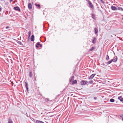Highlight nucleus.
<instances>
[{
    "instance_id": "14",
    "label": "nucleus",
    "mask_w": 123,
    "mask_h": 123,
    "mask_svg": "<svg viewBox=\"0 0 123 123\" xmlns=\"http://www.w3.org/2000/svg\"><path fill=\"white\" fill-rule=\"evenodd\" d=\"M118 99L119 100L121 101H123V98H122V96H120L118 98Z\"/></svg>"
},
{
    "instance_id": "23",
    "label": "nucleus",
    "mask_w": 123,
    "mask_h": 123,
    "mask_svg": "<svg viewBox=\"0 0 123 123\" xmlns=\"http://www.w3.org/2000/svg\"><path fill=\"white\" fill-rule=\"evenodd\" d=\"M117 9L119 10H121L122 11H123V9L121 7H117Z\"/></svg>"
},
{
    "instance_id": "29",
    "label": "nucleus",
    "mask_w": 123,
    "mask_h": 123,
    "mask_svg": "<svg viewBox=\"0 0 123 123\" xmlns=\"http://www.w3.org/2000/svg\"><path fill=\"white\" fill-rule=\"evenodd\" d=\"M109 59V57L108 55H107L106 56V59L107 60Z\"/></svg>"
},
{
    "instance_id": "19",
    "label": "nucleus",
    "mask_w": 123,
    "mask_h": 123,
    "mask_svg": "<svg viewBox=\"0 0 123 123\" xmlns=\"http://www.w3.org/2000/svg\"><path fill=\"white\" fill-rule=\"evenodd\" d=\"M95 40H96V38L95 37H94L93 38V40L92 41V43H93L94 44L95 43V42H96Z\"/></svg>"
},
{
    "instance_id": "24",
    "label": "nucleus",
    "mask_w": 123,
    "mask_h": 123,
    "mask_svg": "<svg viewBox=\"0 0 123 123\" xmlns=\"http://www.w3.org/2000/svg\"><path fill=\"white\" fill-rule=\"evenodd\" d=\"M95 48V47H92L89 50V51H91L93 50Z\"/></svg>"
},
{
    "instance_id": "12",
    "label": "nucleus",
    "mask_w": 123,
    "mask_h": 123,
    "mask_svg": "<svg viewBox=\"0 0 123 123\" xmlns=\"http://www.w3.org/2000/svg\"><path fill=\"white\" fill-rule=\"evenodd\" d=\"M34 40V36L33 35L31 36V40L32 41H33Z\"/></svg>"
},
{
    "instance_id": "35",
    "label": "nucleus",
    "mask_w": 123,
    "mask_h": 123,
    "mask_svg": "<svg viewBox=\"0 0 123 123\" xmlns=\"http://www.w3.org/2000/svg\"><path fill=\"white\" fill-rule=\"evenodd\" d=\"M11 83H12V85H13V84H14V83H13V82H11Z\"/></svg>"
},
{
    "instance_id": "39",
    "label": "nucleus",
    "mask_w": 123,
    "mask_h": 123,
    "mask_svg": "<svg viewBox=\"0 0 123 123\" xmlns=\"http://www.w3.org/2000/svg\"><path fill=\"white\" fill-rule=\"evenodd\" d=\"M40 41L41 42H42V41H41V40H40Z\"/></svg>"
},
{
    "instance_id": "40",
    "label": "nucleus",
    "mask_w": 123,
    "mask_h": 123,
    "mask_svg": "<svg viewBox=\"0 0 123 123\" xmlns=\"http://www.w3.org/2000/svg\"><path fill=\"white\" fill-rule=\"evenodd\" d=\"M122 120L123 121V118L122 119Z\"/></svg>"
},
{
    "instance_id": "37",
    "label": "nucleus",
    "mask_w": 123,
    "mask_h": 123,
    "mask_svg": "<svg viewBox=\"0 0 123 123\" xmlns=\"http://www.w3.org/2000/svg\"><path fill=\"white\" fill-rule=\"evenodd\" d=\"M34 80H36V77H35V78H34Z\"/></svg>"
},
{
    "instance_id": "17",
    "label": "nucleus",
    "mask_w": 123,
    "mask_h": 123,
    "mask_svg": "<svg viewBox=\"0 0 123 123\" xmlns=\"http://www.w3.org/2000/svg\"><path fill=\"white\" fill-rule=\"evenodd\" d=\"M77 83V81L76 80H75L73 81H72V83L73 84H74Z\"/></svg>"
},
{
    "instance_id": "25",
    "label": "nucleus",
    "mask_w": 123,
    "mask_h": 123,
    "mask_svg": "<svg viewBox=\"0 0 123 123\" xmlns=\"http://www.w3.org/2000/svg\"><path fill=\"white\" fill-rule=\"evenodd\" d=\"M31 31H29L28 32V38L29 39V38L30 36L31 35Z\"/></svg>"
},
{
    "instance_id": "30",
    "label": "nucleus",
    "mask_w": 123,
    "mask_h": 123,
    "mask_svg": "<svg viewBox=\"0 0 123 123\" xmlns=\"http://www.w3.org/2000/svg\"><path fill=\"white\" fill-rule=\"evenodd\" d=\"M101 2L103 3H104V1L103 0H99Z\"/></svg>"
},
{
    "instance_id": "31",
    "label": "nucleus",
    "mask_w": 123,
    "mask_h": 123,
    "mask_svg": "<svg viewBox=\"0 0 123 123\" xmlns=\"http://www.w3.org/2000/svg\"><path fill=\"white\" fill-rule=\"evenodd\" d=\"M9 28V27L8 26H6V29H8Z\"/></svg>"
},
{
    "instance_id": "13",
    "label": "nucleus",
    "mask_w": 123,
    "mask_h": 123,
    "mask_svg": "<svg viewBox=\"0 0 123 123\" xmlns=\"http://www.w3.org/2000/svg\"><path fill=\"white\" fill-rule=\"evenodd\" d=\"M74 76H72L69 79V82H71L74 79Z\"/></svg>"
},
{
    "instance_id": "2",
    "label": "nucleus",
    "mask_w": 123,
    "mask_h": 123,
    "mask_svg": "<svg viewBox=\"0 0 123 123\" xmlns=\"http://www.w3.org/2000/svg\"><path fill=\"white\" fill-rule=\"evenodd\" d=\"M36 47L37 48H38L39 47H42V46L41 44H40L39 42H38L36 43Z\"/></svg>"
},
{
    "instance_id": "28",
    "label": "nucleus",
    "mask_w": 123,
    "mask_h": 123,
    "mask_svg": "<svg viewBox=\"0 0 123 123\" xmlns=\"http://www.w3.org/2000/svg\"><path fill=\"white\" fill-rule=\"evenodd\" d=\"M110 101L111 102H114V99L113 98H111L110 99Z\"/></svg>"
},
{
    "instance_id": "27",
    "label": "nucleus",
    "mask_w": 123,
    "mask_h": 123,
    "mask_svg": "<svg viewBox=\"0 0 123 123\" xmlns=\"http://www.w3.org/2000/svg\"><path fill=\"white\" fill-rule=\"evenodd\" d=\"M117 58L116 57L115 59H114L113 60V61L114 62H116L117 60Z\"/></svg>"
},
{
    "instance_id": "1",
    "label": "nucleus",
    "mask_w": 123,
    "mask_h": 123,
    "mask_svg": "<svg viewBox=\"0 0 123 123\" xmlns=\"http://www.w3.org/2000/svg\"><path fill=\"white\" fill-rule=\"evenodd\" d=\"M86 0L87 2V3L88 5V6L92 9H93L94 8V7L92 3L89 0Z\"/></svg>"
},
{
    "instance_id": "11",
    "label": "nucleus",
    "mask_w": 123,
    "mask_h": 123,
    "mask_svg": "<svg viewBox=\"0 0 123 123\" xmlns=\"http://www.w3.org/2000/svg\"><path fill=\"white\" fill-rule=\"evenodd\" d=\"M8 123H12V120L11 119V117H9V118H8Z\"/></svg>"
},
{
    "instance_id": "34",
    "label": "nucleus",
    "mask_w": 123,
    "mask_h": 123,
    "mask_svg": "<svg viewBox=\"0 0 123 123\" xmlns=\"http://www.w3.org/2000/svg\"><path fill=\"white\" fill-rule=\"evenodd\" d=\"M27 41L28 42H29V39L28 38V39L27 40Z\"/></svg>"
},
{
    "instance_id": "38",
    "label": "nucleus",
    "mask_w": 123,
    "mask_h": 123,
    "mask_svg": "<svg viewBox=\"0 0 123 123\" xmlns=\"http://www.w3.org/2000/svg\"><path fill=\"white\" fill-rule=\"evenodd\" d=\"M13 0H10L11 2Z\"/></svg>"
},
{
    "instance_id": "41",
    "label": "nucleus",
    "mask_w": 123,
    "mask_h": 123,
    "mask_svg": "<svg viewBox=\"0 0 123 123\" xmlns=\"http://www.w3.org/2000/svg\"><path fill=\"white\" fill-rule=\"evenodd\" d=\"M122 19L123 20V17L122 18Z\"/></svg>"
},
{
    "instance_id": "7",
    "label": "nucleus",
    "mask_w": 123,
    "mask_h": 123,
    "mask_svg": "<svg viewBox=\"0 0 123 123\" xmlns=\"http://www.w3.org/2000/svg\"><path fill=\"white\" fill-rule=\"evenodd\" d=\"M96 75L95 74H93L91 75L89 78V79H92L94 77L95 75Z\"/></svg>"
},
{
    "instance_id": "5",
    "label": "nucleus",
    "mask_w": 123,
    "mask_h": 123,
    "mask_svg": "<svg viewBox=\"0 0 123 123\" xmlns=\"http://www.w3.org/2000/svg\"><path fill=\"white\" fill-rule=\"evenodd\" d=\"M25 87L26 89V91L28 92V83L27 82H25Z\"/></svg>"
},
{
    "instance_id": "4",
    "label": "nucleus",
    "mask_w": 123,
    "mask_h": 123,
    "mask_svg": "<svg viewBox=\"0 0 123 123\" xmlns=\"http://www.w3.org/2000/svg\"><path fill=\"white\" fill-rule=\"evenodd\" d=\"M93 82L92 80H90L88 82L87 81H85V85H88L89 84L92 83Z\"/></svg>"
},
{
    "instance_id": "36",
    "label": "nucleus",
    "mask_w": 123,
    "mask_h": 123,
    "mask_svg": "<svg viewBox=\"0 0 123 123\" xmlns=\"http://www.w3.org/2000/svg\"><path fill=\"white\" fill-rule=\"evenodd\" d=\"M26 114H27V117H29V116H28V115H27V113H26Z\"/></svg>"
},
{
    "instance_id": "3",
    "label": "nucleus",
    "mask_w": 123,
    "mask_h": 123,
    "mask_svg": "<svg viewBox=\"0 0 123 123\" xmlns=\"http://www.w3.org/2000/svg\"><path fill=\"white\" fill-rule=\"evenodd\" d=\"M13 9L15 10L18 11L19 12L20 11V10L18 6H15L14 7Z\"/></svg>"
},
{
    "instance_id": "42",
    "label": "nucleus",
    "mask_w": 123,
    "mask_h": 123,
    "mask_svg": "<svg viewBox=\"0 0 123 123\" xmlns=\"http://www.w3.org/2000/svg\"><path fill=\"white\" fill-rule=\"evenodd\" d=\"M18 40H19V38H18Z\"/></svg>"
},
{
    "instance_id": "9",
    "label": "nucleus",
    "mask_w": 123,
    "mask_h": 123,
    "mask_svg": "<svg viewBox=\"0 0 123 123\" xmlns=\"http://www.w3.org/2000/svg\"><path fill=\"white\" fill-rule=\"evenodd\" d=\"M111 8L112 10H116L117 9V7H116L114 6H111Z\"/></svg>"
},
{
    "instance_id": "22",
    "label": "nucleus",
    "mask_w": 123,
    "mask_h": 123,
    "mask_svg": "<svg viewBox=\"0 0 123 123\" xmlns=\"http://www.w3.org/2000/svg\"><path fill=\"white\" fill-rule=\"evenodd\" d=\"M113 59L111 60V61H109L107 62V64H109L111 63V62L113 61Z\"/></svg>"
},
{
    "instance_id": "15",
    "label": "nucleus",
    "mask_w": 123,
    "mask_h": 123,
    "mask_svg": "<svg viewBox=\"0 0 123 123\" xmlns=\"http://www.w3.org/2000/svg\"><path fill=\"white\" fill-rule=\"evenodd\" d=\"M80 84L82 85H85V81L82 80L80 82Z\"/></svg>"
},
{
    "instance_id": "18",
    "label": "nucleus",
    "mask_w": 123,
    "mask_h": 123,
    "mask_svg": "<svg viewBox=\"0 0 123 123\" xmlns=\"http://www.w3.org/2000/svg\"><path fill=\"white\" fill-rule=\"evenodd\" d=\"M94 30L95 31V33L97 34V33L98 32V29L96 28H94Z\"/></svg>"
},
{
    "instance_id": "32",
    "label": "nucleus",
    "mask_w": 123,
    "mask_h": 123,
    "mask_svg": "<svg viewBox=\"0 0 123 123\" xmlns=\"http://www.w3.org/2000/svg\"><path fill=\"white\" fill-rule=\"evenodd\" d=\"M2 10V8L0 6V12H1Z\"/></svg>"
},
{
    "instance_id": "6",
    "label": "nucleus",
    "mask_w": 123,
    "mask_h": 123,
    "mask_svg": "<svg viewBox=\"0 0 123 123\" xmlns=\"http://www.w3.org/2000/svg\"><path fill=\"white\" fill-rule=\"evenodd\" d=\"M15 40L16 42H17V43L19 45L22 46L23 45V44L21 42L18 41L17 40Z\"/></svg>"
},
{
    "instance_id": "20",
    "label": "nucleus",
    "mask_w": 123,
    "mask_h": 123,
    "mask_svg": "<svg viewBox=\"0 0 123 123\" xmlns=\"http://www.w3.org/2000/svg\"><path fill=\"white\" fill-rule=\"evenodd\" d=\"M45 101L46 102H49V99L48 98H46L44 99Z\"/></svg>"
},
{
    "instance_id": "26",
    "label": "nucleus",
    "mask_w": 123,
    "mask_h": 123,
    "mask_svg": "<svg viewBox=\"0 0 123 123\" xmlns=\"http://www.w3.org/2000/svg\"><path fill=\"white\" fill-rule=\"evenodd\" d=\"M91 16H92V18L94 19H95V15L94 14H91Z\"/></svg>"
},
{
    "instance_id": "8",
    "label": "nucleus",
    "mask_w": 123,
    "mask_h": 123,
    "mask_svg": "<svg viewBox=\"0 0 123 123\" xmlns=\"http://www.w3.org/2000/svg\"><path fill=\"white\" fill-rule=\"evenodd\" d=\"M32 6L30 3H29L28 5V7L30 9H32Z\"/></svg>"
},
{
    "instance_id": "21",
    "label": "nucleus",
    "mask_w": 123,
    "mask_h": 123,
    "mask_svg": "<svg viewBox=\"0 0 123 123\" xmlns=\"http://www.w3.org/2000/svg\"><path fill=\"white\" fill-rule=\"evenodd\" d=\"M35 5L37 6L39 8H40V4H37V3H35Z\"/></svg>"
},
{
    "instance_id": "33",
    "label": "nucleus",
    "mask_w": 123,
    "mask_h": 123,
    "mask_svg": "<svg viewBox=\"0 0 123 123\" xmlns=\"http://www.w3.org/2000/svg\"><path fill=\"white\" fill-rule=\"evenodd\" d=\"M94 100H96L97 99V98L96 97H94Z\"/></svg>"
},
{
    "instance_id": "16",
    "label": "nucleus",
    "mask_w": 123,
    "mask_h": 123,
    "mask_svg": "<svg viewBox=\"0 0 123 123\" xmlns=\"http://www.w3.org/2000/svg\"><path fill=\"white\" fill-rule=\"evenodd\" d=\"M36 123H44V122L42 121L39 120H37L36 121Z\"/></svg>"
},
{
    "instance_id": "10",
    "label": "nucleus",
    "mask_w": 123,
    "mask_h": 123,
    "mask_svg": "<svg viewBox=\"0 0 123 123\" xmlns=\"http://www.w3.org/2000/svg\"><path fill=\"white\" fill-rule=\"evenodd\" d=\"M29 77L31 78L33 76L32 73V72L30 71L29 73Z\"/></svg>"
}]
</instances>
